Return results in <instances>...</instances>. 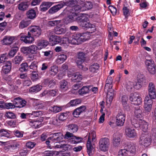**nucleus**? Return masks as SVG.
<instances>
[{"label":"nucleus","instance_id":"1","mask_svg":"<svg viewBox=\"0 0 156 156\" xmlns=\"http://www.w3.org/2000/svg\"><path fill=\"white\" fill-rule=\"evenodd\" d=\"M77 23L81 27L84 28H92L94 26V25L90 23L88 18L83 14L79 16Z\"/></svg>","mask_w":156,"mask_h":156},{"label":"nucleus","instance_id":"2","mask_svg":"<svg viewBox=\"0 0 156 156\" xmlns=\"http://www.w3.org/2000/svg\"><path fill=\"white\" fill-rule=\"evenodd\" d=\"M132 125L135 128H140L143 131L146 132L148 128V123L142 119L138 121L135 119H133L131 120Z\"/></svg>","mask_w":156,"mask_h":156},{"label":"nucleus","instance_id":"3","mask_svg":"<svg viewBox=\"0 0 156 156\" xmlns=\"http://www.w3.org/2000/svg\"><path fill=\"white\" fill-rule=\"evenodd\" d=\"M29 31L28 34L31 35L34 38L39 37L41 34V30L40 26H31L29 28Z\"/></svg>","mask_w":156,"mask_h":156},{"label":"nucleus","instance_id":"4","mask_svg":"<svg viewBox=\"0 0 156 156\" xmlns=\"http://www.w3.org/2000/svg\"><path fill=\"white\" fill-rule=\"evenodd\" d=\"M126 118V115L122 111H119L116 116V124L118 126L121 127L124 125Z\"/></svg>","mask_w":156,"mask_h":156},{"label":"nucleus","instance_id":"5","mask_svg":"<svg viewBox=\"0 0 156 156\" xmlns=\"http://www.w3.org/2000/svg\"><path fill=\"white\" fill-rule=\"evenodd\" d=\"M109 145L110 141L108 138L106 137L102 138L99 142V149L104 152L107 151Z\"/></svg>","mask_w":156,"mask_h":156},{"label":"nucleus","instance_id":"6","mask_svg":"<svg viewBox=\"0 0 156 156\" xmlns=\"http://www.w3.org/2000/svg\"><path fill=\"white\" fill-rule=\"evenodd\" d=\"M89 39V34L87 33L77 34L76 37L72 41H76L77 43H81L82 42L85 41Z\"/></svg>","mask_w":156,"mask_h":156},{"label":"nucleus","instance_id":"7","mask_svg":"<svg viewBox=\"0 0 156 156\" xmlns=\"http://www.w3.org/2000/svg\"><path fill=\"white\" fill-rule=\"evenodd\" d=\"M145 63L150 73L152 74H154L156 73V66L154 61L152 59L146 60Z\"/></svg>","mask_w":156,"mask_h":156},{"label":"nucleus","instance_id":"8","mask_svg":"<svg viewBox=\"0 0 156 156\" xmlns=\"http://www.w3.org/2000/svg\"><path fill=\"white\" fill-rule=\"evenodd\" d=\"M151 139L147 135L142 134L140 138V144L145 147H147L151 144Z\"/></svg>","mask_w":156,"mask_h":156},{"label":"nucleus","instance_id":"9","mask_svg":"<svg viewBox=\"0 0 156 156\" xmlns=\"http://www.w3.org/2000/svg\"><path fill=\"white\" fill-rule=\"evenodd\" d=\"M13 103L15 104L16 108H22L25 106L27 101L22 98L18 97L14 99Z\"/></svg>","mask_w":156,"mask_h":156},{"label":"nucleus","instance_id":"10","mask_svg":"<svg viewBox=\"0 0 156 156\" xmlns=\"http://www.w3.org/2000/svg\"><path fill=\"white\" fill-rule=\"evenodd\" d=\"M106 84L105 86V89L107 92L108 94H113L112 87L113 79L111 76H108L106 81Z\"/></svg>","mask_w":156,"mask_h":156},{"label":"nucleus","instance_id":"11","mask_svg":"<svg viewBox=\"0 0 156 156\" xmlns=\"http://www.w3.org/2000/svg\"><path fill=\"white\" fill-rule=\"evenodd\" d=\"M148 97L150 99H154L156 98V89L154 84L150 83L148 87Z\"/></svg>","mask_w":156,"mask_h":156},{"label":"nucleus","instance_id":"12","mask_svg":"<svg viewBox=\"0 0 156 156\" xmlns=\"http://www.w3.org/2000/svg\"><path fill=\"white\" fill-rule=\"evenodd\" d=\"M78 16L77 13L76 12L70 13L65 18V22L67 24L75 21L77 22V18Z\"/></svg>","mask_w":156,"mask_h":156},{"label":"nucleus","instance_id":"13","mask_svg":"<svg viewBox=\"0 0 156 156\" xmlns=\"http://www.w3.org/2000/svg\"><path fill=\"white\" fill-rule=\"evenodd\" d=\"M129 99L133 104L138 105L142 103L141 98L135 94H131L130 96Z\"/></svg>","mask_w":156,"mask_h":156},{"label":"nucleus","instance_id":"14","mask_svg":"<svg viewBox=\"0 0 156 156\" xmlns=\"http://www.w3.org/2000/svg\"><path fill=\"white\" fill-rule=\"evenodd\" d=\"M65 5V3L64 2H60L51 7L48 11V12L50 14H54L62 8Z\"/></svg>","mask_w":156,"mask_h":156},{"label":"nucleus","instance_id":"15","mask_svg":"<svg viewBox=\"0 0 156 156\" xmlns=\"http://www.w3.org/2000/svg\"><path fill=\"white\" fill-rule=\"evenodd\" d=\"M135 118L138 121H140L143 119L142 109L140 107L135 108L134 112Z\"/></svg>","mask_w":156,"mask_h":156},{"label":"nucleus","instance_id":"16","mask_svg":"<svg viewBox=\"0 0 156 156\" xmlns=\"http://www.w3.org/2000/svg\"><path fill=\"white\" fill-rule=\"evenodd\" d=\"M153 101L150 99L148 96H146L144 100V108L146 111L150 112L151 109Z\"/></svg>","mask_w":156,"mask_h":156},{"label":"nucleus","instance_id":"17","mask_svg":"<svg viewBox=\"0 0 156 156\" xmlns=\"http://www.w3.org/2000/svg\"><path fill=\"white\" fill-rule=\"evenodd\" d=\"M34 37L31 35L26 36L23 34L20 35V39L26 44H31L34 41Z\"/></svg>","mask_w":156,"mask_h":156},{"label":"nucleus","instance_id":"18","mask_svg":"<svg viewBox=\"0 0 156 156\" xmlns=\"http://www.w3.org/2000/svg\"><path fill=\"white\" fill-rule=\"evenodd\" d=\"M130 156H133L136 153V145L133 143L128 145L126 149Z\"/></svg>","mask_w":156,"mask_h":156},{"label":"nucleus","instance_id":"19","mask_svg":"<svg viewBox=\"0 0 156 156\" xmlns=\"http://www.w3.org/2000/svg\"><path fill=\"white\" fill-rule=\"evenodd\" d=\"M125 132L126 136L129 138H134L137 136V133L135 129L129 127L126 128Z\"/></svg>","mask_w":156,"mask_h":156},{"label":"nucleus","instance_id":"20","mask_svg":"<svg viewBox=\"0 0 156 156\" xmlns=\"http://www.w3.org/2000/svg\"><path fill=\"white\" fill-rule=\"evenodd\" d=\"M85 54L83 52H79L77 53L76 59V63L77 64H82L85 60Z\"/></svg>","mask_w":156,"mask_h":156},{"label":"nucleus","instance_id":"21","mask_svg":"<svg viewBox=\"0 0 156 156\" xmlns=\"http://www.w3.org/2000/svg\"><path fill=\"white\" fill-rule=\"evenodd\" d=\"M12 69V63L10 61H7L2 67V71L5 74L9 73Z\"/></svg>","mask_w":156,"mask_h":156},{"label":"nucleus","instance_id":"22","mask_svg":"<svg viewBox=\"0 0 156 156\" xmlns=\"http://www.w3.org/2000/svg\"><path fill=\"white\" fill-rule=\"evenodd\" d=\"M62 134L61 133H56L51 135V136L48 138L53 142L60 141L62 139L61 136Z\"/></svg>","mask_w":156,"mask_h":156},{"label":"nucleus","instance_id":"23","mask_svg":"<svg viewBox=\"0 0 156 156\" xmlns=\"http://www.w3.org/2000/svg\"><path fill=\"white\" fill-rule=\"evenodd\" d=\"M86 109V107L85 105L80 106L74 110L73 115L75 117H78L81 113L85 112Z\"/></svg>","mask_w":156,"mask_h":156},{"label":"nucleus","instance_id":"24","mask_svg":"<svg viewBox=\"0 0 156 156\" xmlns=\"http://www.w3.org/2000/svg\"><path fill=\"white\" fill-rule=\"evenodd\" d=\"M31 23V21L28 18L22 20L20 23L19 27L20 29H23L27 27Z\"/></svg>","mask_w":156,"mask_h":156},{"label":"nucleus","instance_id":"25","mask_svg":"<svg viewBox=\"0 0 156 156\" xmlns=\"http://www.w3.org/2000/svg\"><path fill=\"white\" fill-rule=\"evenodd\" d=\"M92 87V85H91L85 86L83 87L81 89L78 90L79 94L80 95H82L88 93L90 91V88Z\"/></svg>","mask_w":156,"mask_h":156},{"label":"nucleus","instance_id":"26","mask_svg":"<svg viewBox=\"0 0 156 156\" xmlns=\"http://www.w3.org/2000/svg\"><path fill=\"white\" fill-rule=\"evenodd\" d=\"M9 131L4 129L0 130V138L2 139H7L11 138L10 133H9Z\"/></svg>","mask_w":156,"mask_h":156},{"label":"nucleus","instance_id":"27","mask_svg":"<svg viewBox=\"0 0 156 156\" xmlns=\"http://www.w3.org/2000/svg\"><path fill=\"white\" fill-rule=\"evenodd\" d=\"M50 41L52 45H54L61 42V38L58 36H52L50 38Z\"/></svg>","mask_w":156,"mask_h":156},{"label":"nucleus","instance_id":"28","mask_svg":"<svg viewBox=\"0 0 156 156\" xmlns=\"http://www.w3.org/2000/svg\"><path fill=\"white\" fill-rule=\"evenodd\" d=\"M87 153L89 156H91L93 150V147L91 143L90 137L89 136L87 144Z\"/></svg>","mask_w":156,"mask_h":156},{"label":"nucleus","instance_id":"29","mask_svg":"<svg viewBox=\"0 0 156 156\" xmlns=\"http://www.w3.org/2000/svg\"><path fill=\"white\" fill-rule=\"evenodd\" d=\"M15 37L5 36L2 41L5 44L10 45L12 43V41L15 39Z\"/></svg>","mask_w":156,"mask_h":156},{"label":"nucleus","instance_id":"30","mask_svg":"<svg viewBox=\"0 0 156 156\" xmlns=\"http://www.w3.org/2000/svg\"><path fill=\"white\" fill-rule=\"evenodd\" d=\"M121 139L119 136H117L116 134L113 135L112 143L113 146L115 147H118L120 144Z\"/></svg>","mask_w":156,"mask_h":156},{"label":"nucleus","instance_id":"31","mask_svg":"<svg viewBox=\"0 0 156 156\" xmlns=\"http://www.w3.org/2000/svg\"><path fill=\"white\" fill-rule=\"evenodd\" d=\"M100 66L97 63H94L90 66L89 70L91 73H97L99 69Z\"/></svg>","mask_w":156,"mask_h":156},{"label":"nucleus","instance_id":"32","mask_svg":"<svg viewBox=\"0 0 156 156\" xmlns=\"http://www.w3.org/2000/svg\"><path fill=\"white\" fill-rule=\"evenodd\" d=\"M82 79V75L79 73H75L72 77V81L75 82L81 83L80 81Z\"/></svg>","mask_w":156,"mask_h":156},{"label":"nucleus","instance_id":"33","mask_svg":"<svg viewBox=\"0 0 156 156\" xmlns=\"http://www.w3.org/2000/svg\"><path fill=\"white\" fill-rule=\"evenodd\" d=\"M27 18L29 19H34L36 17V12L35 10L33 9L28 10L27 12Z\"/></svg>","mask_w":156,"mask_h":156},{"label":"nucleus","instance_id":"34","mask_svg":"<svg viewBox=\"0 0 156 156\" xmlns=\"http://www.w3.org/2000/svg\"><path fill=\"white\" fill-rule=\"evenodd\" d=\"M42 87L39 84H37L30 87L29 92L31 93H37L40 91Z\"/></svg>","mask_w":156,"mask_h":156},{"label":"nucleus","instance_id":"35","mask_svg":"<svg viewBox=\"0 0 156 156\" xmlns=\"http://www.w3.org/2000/svg\"><path fill=\"white\" fill-rule=\"evenodd\" d=\"M72 10L75 11V12H80L84 11V10L83 6V4H77L75 5L72 7Z\"/></svg>","mask_w":156,"mask_h":156},{"label":"nucleus","instance_id":"36","mask_svg":"<svg viewBox=\"0 0 156 156\" xmlns=\"http://www.w3.org/2000/svg\"><path fill=\"white\" fill-rule=\"evenodd\" d=\"M48 44V41L44 40H39L37 41V44L40 49L45 48Z\"/></svg>","mask_w":156,"mask_h":156},{"label":"nucleus","instance_id":"37","mask_svg":"<svg viewBox=\"0 0 156 156\" xmlns=\"http://www.w3.org/2000/svg\"><path fill=\"white\" fill-rule=\"evenodd\" d=\"M60 89L62 92H64L68 89V82L65 80H62L60 83Z\"/></svg>","mask_w":156,"mask_h":156},{"label":"nucleus","instance_id":"38","mask_svg":"<svg viewBox=\"0 0 156 156\" xmlns=\"http://www.w3.org/2000/svg\"><path fill=\"white\" fill-rule=\"evenodd\" d=\"M67 59V56L64 54L58 55L56 60L57 63L60 64L63 63Z\"/></svg>","mask_w":156,"mask_h":156},{"label":"nucleus","instance_id":"39","mask_svg":"<svg viewBox=\"0 0 156 156\" xmlns=\"http://www.w3.org/2000/svg\"><path fill=\"white\" fill-rule=\"evenodd\" d=\"M54 31L56 34L58 35L63 34L66 31L64 29L58 26L54 28Z\"/></svg>","mask_w":156,"mask_h":156},{"label":"nucleus","instance_id":"40","mask_svg":"<svg viewBox=\"0 0 156 156\" xmlns=\"http://www.w3.org/2000/svg\"><path fill=\"white\" fill-rule=\"evenodd\" d=\"M20 66V67L19 69V70L21 72H26L29 70V65L27 62L23 63Z\"/></svg>","mask_w":156,"mask_h":156},{"label":"nucleus","instance_id":"41","mask_svg":"<svg viewBox=\"0 0 156 156\" xmlns=\"http://www.w3.org/2000/svg\"><path fill=\"white\" fill-rule=\"evenodd\" d=\"M81 100L79 99H75L71 100L67 104L68 106H74L80 104L81 103Z\"/></svg>","mask_w":156,"mask_h":156},{"label":"nucleus","instance_id":"42","mask_svg":"<svg viewBox=\"0 0 156 156\" xmlns=\"http://www.w3.org/2000/svg\"><path fill=\"white\" fill-rule=\"evenodd\" d=\"M57 117L59 121H63L68 118V114L67 112L60 113L57 115Z\"/></svg>","mask_w":156,"mask_h":156},{"label":"nucleus","instance_id":"43","mask_svg":"<svg viewBox=\"0 0 156 156\" xmlns=\"http://www.w3.org/2000/svg\"><path fill=\"white\" fill-rule=\"evenodd\" d=\"M68 130L71 133L76 132L78 129V127L76 124H69L68 126Z\"/></svg>","mask_w":156,"mask_h":156},{"label":"nucleus","instance_id":"44","mask_svg":"<svg viewBox=\"0 0 156 156\" xmlns=\"http://www.w3.org/2000/svg\"><path fill=\"white\" fill-rule=\"evenodd\" d=\"M83 6L84 11L91 9L93 7L92 3L90 1L86 2L83 4Z\"/></svg>","mask_w":156,"mask_h":156},{"label":"nucleus","instance_id":"45","mask_svg":"<svg viewBox=\"0 0 156 156\" xmlns=\"http://www.w3.org/2000/svg\"><path fill=\"white\" fill-rule=\"evenodd\" d=\"M19 50V48L18 47H15L12 48V49L9 51L8 55L10 58L13 57Z\"/></svg>","mask_w":156,"mask_h":156},{"label":"nucleus","instance_id":"46","mask_svg":"<svg viewBox=\"0 0 156 156\" xmlns=\"http://www.w3.org/2000/svg\"><path fill=\"white\" fill-rule=\"evenodd\" d=\"M28 5L27 2H22L18 5V8L20 10L24 11L27 10Z\"/></svg>","mask_w":156,"mask_h":156},{"label":"nucleus","instance_id":"47","mask_svg":"<svg viewBox=\"0 0 156 156\" xmlns=\"http://www.w3.org/2000/svg\"><path fill=\"white\" fill-rule=\"evenodd\" d=\"M8 55L6 53L1 54L0 55V65H2L4 63H6L8 59Z\"/></svg>","mask_w":156,"mask_h":156},{"label":"nucleus","instance_id":"48","mask_svg":"<svg viewBox=\"0 0 156 156\" xmlns=\"http://www.w3.org/2000/svg\"><path fill=\"white\" fill-rule=\"evenodd\" d=\"M151 134L152 136V138L153 140L154 143L155 145H156V126H152Z\"/></svg>","mask_w":156,"mask_h":156},{"label":"nucleus","instance_id":"49","mask_svg":"<svg viewBox=\"0 0 156 156\" xmlns=\"http://www.w3.org/2000/svg\"><path fill=\"white\" fill-rule=\"evenodd\" d=\"M58 71V67L56 66H53L50 68L49 73L51 75L54 76L57 73Z\"/></svg>","mask_w":156,"mask_h":156},{"label":"nucleus","instance_id":"50","mask_svg":"<svg viewBox=\"0 0 156 156\" xmlns=\"http://www.w3.org/2000/svg\"><path fill=\"white\" fill-rule=\"evenodd\" d=\"M23 60V57L20 55L16 56L14 58L13 61L15 64H19Z\"/></svg>","mask_w":156,"mask_h":156},{"label":"nucleus","instance_id":"51","mask_svg":"<svg viewBox=\"0 0 156 156\" xmlns=\"http://www.w3.org/2000/svg\"><path fill=\"white\" fill-rule=\"evenodd\" d=\"M128 153L127 150L126 149H121L119 150L118 153V156H130Z\"/></svg>","mask_w":156,"mask_h":156},{"label":"nucleus","instance_id":"52","mask_svg":"<svg viewBox=\"0 0 156 156\" xmlns=\"http://www.w3.org/2000/svg\"><path fill=\"white\" fill-rule=\"evenodd\" d=\"M20 50L25 55H27L30 54L29 47H23L21 48Z\"/></svg>","mask_w":156,"mask_h":156},{"label":"nucleus","instance_id":"53","mask_svg":"<svg viewBox=\"0 0 156 156\" xmlns=\"http://www.w3.org/2000/svg\"><path fill=\"white\" fill-rule=\"evenodd\" d=\"M140 80H137V82L134 83L133 88L136 90H139L142 87V85L143 83L142 81H140Z\"/></svg>","mask_w":156,"mask_h":156},{"label":"nucleus","instance_id":"54","mask_svg":"<svg viewBox=\"0 0 156 156\" xmlns=\"http://www.w3.org/2000/svg\"><path fill=\"white\" fill-rule=\"evenodd\" d=\"M30 54H33L37 53L38 47L36 45H33L29 46Z\"/></svg>","mask_w":156,"mask_h":156},{"label":"nucleus","instance_id":"55","mask_svg":"<svg viewBox=\"0 0 156 156\" xmlns=\"http://www.w3.org/2000/svg\"><path fill=\"white\" fill-rule=\"evenodd\" d=\"M49 110L51 112L57 113L60 111L62 110V108H61L58 107L57 106H54L53 107H50Z\"/></svg>","mask_w":156,"mask_h":156},{"label":"nucleus","instance_id":"56","mask_svg":"<svg viewBox=\"0 0 156 156\" xmlns=\"http://www.w3.org/2000/svg\"><path fill=\"white\" fill-rule=\"evenodd\" d=\"M24 132L18 130H15L13 131L14 135L17 137L21 138L23 136Z\"/></svg>","mask_w":156,"mask_h":156},{"label":"nucleus","instance_id":"57","mask_svg":"<svg viewBox=\"0 0 156 156\" xmlns=\"http://www.w3.org/2000/svg\"><path fill=\"white\" fill-rule=\"evenodd\" d=\"M134 87V82H129L126 85V89L129 92L132 91Z\"/></svg>","mask_w":156,"mask_h":156},{"label":"nucleus","instance_id":"58","mask_svg":"<svg viewBox=\"0 0 156 156\" xmlns=\"http://www.w3.org/2000/svg\"><path fill=\"white\" fill-rule=\"evenodd\" d=\"M122 11L125 18L126 19H127L129 16V9L126 7L124 6L122 8Z\"/></svg>","mask_w":156,"mask_h":156},{"label":"nucleus","instance_id":"59","mask_svg":"<svg viewBox=\"0 0 156 156\" xmlns=\"http://www.w3.org/2000/svg\"><path fill=\"white\" fill-rule=\"evenodd\" d=\"M39 123L40 122L36 121H34L32 120L30 121V125L34 128H39L41 126Z\"/></svg>","mask_w":156,"mask_h":156},{"label":"nucleus","instance_id":"60","mask_svg":"<svg viewBox=\"0 0 156 156\" xmlns=\"http://www.w3.org/2000/svg\"><path fill=\"white\" fill-rule=\"evenodd\" d=\"M108 8L112 16H115L116 15L117 9L115 7L112 5H110L108 6Z\"/></svg>","mask_w":156,"mask_h":156},{"label":"nucleus","instance_id":"61","mask_svg":"<svg viewBox=\"0 0 156 156\" xmlns=\"http://www.w3.org/2000/svg\"><path fill=\"white\" fill-rule=\"evenodd\" d=\"M38 78V75L35 71H33L31 74V79L33 81H36Z\"/></svg>","mask_w":156,"mask_h":156},{"label":"nucleus","instance_id":"62","mask_svg":"<svg viewBox=\"0 0 156 156\" xmlns=\"http://www.w3.org/2000/svg\"><path fill=\"white\" fill-rule=\"evenodd\" d=\"M61 22L60 20H55L48 22V24L51 26H55L59 24Z\"/></svg>","mask_w":156,"mask_h":156},{"label":"nucleus","instance_id":"63","mask_svg":"<svg viewBox=\"0 0 156 156\" xmlns=\"http://www.w3.org/2000/svg\"><path fill=\"white\" fill-rule=\"evenodd\" d=\"M32 84V82L30 80L29 78H26L25 80H24L23 82V86L28 87L30 86Z\"/></svg>","mask_w":156,"mask_h":156},{"label":"nucleus","instance_id":"64","mask_svg":"<svg viewBox=\"0 0 156 156\" xmlns=\"http://www.w3.org/2000/svg\"><path fill=\"white\" fill-rule=\"evenodd\" d=\"M57 94V90H48V96L54 97Z\"/></svg>","mask_w":156,"mask_h":156}]
</instances>
